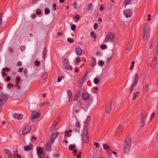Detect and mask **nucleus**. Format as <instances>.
<instances>
[{
  "label": "nucleus",
  "mask_w": 158,
  "mask_h": 158,
  "mask_svg": "<svg viewBox=\"0 0 158 158\" xmlns=\"http://www.w3.org/2000/svg\"><path fill=\"white\" fill-rule=\"evenodd\" d=\"M48 77V74L46 73H43V80H44L46 79Z\"/></svg>",
  "instance_id": "nucleus-34"
},
{
  "label": "nucleus",
  "mask_w": 158,
  "mask_h": 158,
  "mask_svg": "<svg viewBox=\"0 0 158 158\" xmlns=\"http://www.w3.org/2000/svg\"><path fill=\"white\" fill-rule=\"evenodd\" d=\"M55 127L54 126V125H52V127H51L50 128V131H54L55 129Z\"/></svg>",
  "instance_id": "nucleus-56"
},
{
  "label": "nucleus",
  "mask_w": 158,
  "mask_h": 158,
  "mask_svg": "<svg viewBox=\"0 0 158 158\" xmlns=\"http://www.w3.org/2000/svg\"><path fill=\"white\" fill-rule=\"evenodd\" d=\"M98 27V25L97 23H95L94 25V29L96 30Z\"/></svg>",
  "instance_id": "nucleus-57"
},
{
  "label": "nucleus",
  "mask_w": 158,
  "mask_h": 158,
  "mask_svg": "<svg viewBox=\"0 0 158 158\" xmlns=\"http://www.w3.org/2000/svg\"><path fill=\"white\" fill-rule=\"evenodd\" d=\"M34 63L35 65H36L37 66H39L40 63V62L38 61L37 60H35L34 62Z\"/></svg>",
  "instance_id": "nucleus-48"
},
{
  "label": "nucleus",
  "mask_w": 158,
  "mask_h": 158,
  "mask_svg": "<svg viewBox=\"0 0 158 158\" xmlns=\"http://www.w3.org/2000/svg\"><path fill=\"white\" fill-rule=\"evenodd\" d=\"M92 6V4L90 3L87 6V9L88 10H91Z\"/></svg>",
  "instance_id": "nucleus-47"
},
{
  "label": "nucleus",
  "mask_w": 158,
  "mask_h": 158,
  "mask_svg": "<svg viewBox=\"0 0 158 158\" xmlns=\"http://www.w3.org/2000/svg\"><path fill=\"white\" fill-rule=\"evenodd\" d=\"M123 13L125 17L127 18L131 17L132 15V12L129 9H127L123 11Z\"/></svg>",
  "instance_id": "nucleus-9"
},
{
  "label": "nucleus",
  "mask_w": 158,
  "mask_h": 158,
  "mask_svg": "<svg viewBox=\"0 0 158 158\" xmlns=\"http://www.w3.org/2000/svg\"><path fill=\"white\" fill-rule=\"evenodd\" d=\"M8 98V96L3 92H2L0 95V113L2 110L3 105L5 103Z\"/></svg>",
  "instance_id": "nucleus-2"
},
{
  "label": "nucleus",
  "mask_w": 158,
  "mask_h": 158,
  "mask_svg": "<svg viewBox=\"0 0 158 158\" xmlns=\"http://www.w3.org/2000/svg\"><path fill=\"white\" fill-rule=\"evenodd\" d=\"M67 92L69 94L68 98L69 102H71V98L73 97L72 93V91L70 89H68L67 90Z\"/></svg>",
  "instance_id": "nucleus-18"
},
{
  "label": "nucleus",
  "mask_w": 158,
  "mask_h": 158,
  "mask_svg": "<svg viewBox=\"0 0 158 158\" xmlns=\"http://www.w3.org/2000/svg\"><path fill=\"white\" fill-rule=\"evenodd\" d=\"M145 92L148 93L149 91V85L148 83H146L145 85Z\"/></svg>",
  "instance_id": "nucleus-27"
},
{
  "label": "nucleus",
  "mask_w": 158,
  "mask_h": 158,
  "mask_svg": "<svg viewBox=\"0 0 158 158\" xmlns=\"http://www.w3.org/2000/svg\"><path fill=\"white\" fill-rule=\"evenodd\" d=\"M139 92L138 91H136L135 93H134L133 94L132 100L134 101H135L136 98L139 96Z\"/></svg>",
  "instance_id": "nucleus-21"
},
{
  "label": "nucleus",
  "mask_w": 158,
  "mask_h": 158,
  "mask_svg": "<svg viewBox=\"0 0 158 158\" xmlns=\"http://www.w3.org/2000/svg\"><path fill=\"white\" fill-rule=\"evenodd\" d=\"M111 109L112 108L111 105L107 106L106 108V113L107 114H110L111 112Z\"/></svg>",
  "instance_id": "nucleus-22"
},
{
  "label": "nucleus",
  "mask_w": 158,
  "mask_h": 158,
  "mask_svg": "<svg viewBox=\"0 0 158 158\" xmlns=\"http://www.w3.org/2000/svg\"><path fill=\"white\" fill-rule=\"evenodd\" d=\"M35 111H32L31 113V114L32 115V116L31 117V118L32 119H34L36 118L37 117H39L40 115V113L37 112L35 113V114H34V113H35Z\"/></svg>",
  "instance_id": "nucleus-15"
},
{
  "label": "nucleus",
  "mask_w": 158,
  "mask_h": 158,
  "mask_svg": "<svg viewBox=\"0 0 158 158\" xmlns=\"http://www.w3.org/2000/svg\"><path fill=\"white\" fill-rule=\"evenodd\" d=\"M45 148L46 150L48 151H51V143L50 142H48L47 143L46 145Z\"/></svg>",
  "instance_id": "nucleus-23"
},
{
  "label": "nucleus",
  "mask_w": 158,
  "mask_h": 158,
  "mask_svg": "<svg viewBox=\"0 0 158 158\" xmlns=\"http://www.w3.org/2000/svg\"><path fill=\"white\" fill-rule=\"evenodd\" d=\"M2 76L3 77H5V76L7 75L8 74L6 73L4 71H2Z\"/></svg>",
  "instance_id": "nucleus-54"
},
{
  "label": "nucleus",
  "mask_w": 158,
  "mask_h": 158,
  "mask_svg": "<svg viewBox=\"0 0 158 158\" xmlns=\"http://www.w3.org/2000/svg\"><path fill=\"white\" fill-rule=\"evenodd\" d=\"M20 49L21 51H24L25 49V47L24 45H22L20 47Z\"/></svg>",
  "instance_id": "nucleus-53"
},
{
  "label": "nucleus",
  "mask_w": 158,
  "mask_h": 158,
  "mask_svg": "<svg viewBox=\"0 0 158 158\" xmlns=\"http://www.w3.org/2000/svg\"><path fill=\"white\" fill-rule=\"evenodd\" d=\"M91 36L93 37L94 40H95L97 38V35L94 31L90 33Z\"/></svg>",
  "instance_id": "nucleus-30"
},
{
  "label": "nucleus",
  "mask_w": 158,
  "mask_h": 158,
  "mask_svg": "<svg viewBox=\"0 0 158 158\" xmlns=\"http://www.w3.org/2000/svg\"><path fill=\"white\" fill-rule=\"evenodd\" d=\"M2 71L4 72H7V71H10V69L9 68H8V67H6V68H3L2 69Z\"/></svg>",
  "instance_id": "nucleus-40"
},
{
  "label": "nucleus",
  "mask_w": 158,
  "mask_h": 158,
  "mask_svg": "<svg viewBox=\"0 0 158 158\" xmlns=\"http://www.w3.org/2000/svg\"><path fill=\"white\" fill-rule=\"evenodd\" d=\"M31 129V126L30 125L26 126L23 129L22 133L23 135L26 134L27 132L30 131Z\"/></svg>",
  "instance_id": "nucleus-10"
},
{
  "label": "nucleus",
  "mask_w": 158,
  "mask_h": 158,
  "mask_svg": "<svg viewBox=\"0 0 158 158\" xmlns=\"http://www.w3.org/2000/svg\"><path fill=\"white\" fill-rule=\"evenodd\" d=\"M156 53L157 55H158V42L156 50Z\"/></svg>",
  "instance_id": "nucleus-64"
},
{
  "label": "nucleus",
  "mask_w": 158,
  "mask_h": 158,
  "mask_svg": "<svg viewBox=\"0 0 158 158\" xmlns=\"http://www.w3.org/2000/svg\"><path fill=\"white\" fill-rule=\"evenodd\" d=\"M123 130V127L121 125H119L115 133V135H118L119 133L121 132Z\"/></svg>",
  "instance_id": "nucleus-11"
},
{
  "label": "nucleus",
  "mask_w": 158,
  "mask_h": 158,
  "mask_svg": "<svg viewBox=\"0 0 158 158\" xmlns=\"http://www.w3.org/2000/svg\"><path fill=\"white\" fill-rule=\"evenodd\" d=\"M37 152L38 155H41L43 153V150L41 147H39L37 150Z\"/></svg>",
  "instance_id": "nucleus-26"
},
{
  "label": "nucleus",
  "mask_w": 158,
  "mask_h": 158,
  "mask_svg": "<svg viewBox=\"0 0 158 158\" xmlns=\"http://www.w3.org/2000/svg\"><path fill=\"white\" fill-rule=\"evenodd\" d=\"M100 48L102 49H105L107 48V46L105 44H103L101 45Z\"/></svg>",
  "instance_id": "nucleus-44"
},
{
  "label": "nucleus",
  "mask_w": 158,
  "mask_h": 158,
  "mask_svg": "<svg viewBox=\"0 0 158 158\" xmlns=\"http://www.w3.org/2000/svg\"><path fill=\"white\" fill-rule=\"evenodd\" d=\"M65 69H67L72 70V67L69 65L66 64L65 66Z\"/></svg>",
  "instance_id": "nucleus-32"
},
{
  "label": "nucleus",
  "mask_w": 158,
  "mask_h": 158,
  "mask_svg": "<svg viewBox=\"0 0 158 158\" xmlns=\"http://www.w3.org/2000/svg\"><path fill=\"white\" fill-rule=\"evenodd\" d=\"M75 52L78 56H81L82 53V51L80 48H78L75 49Z\"/></svg>",
  "instance_id": "nucleus-19"
},
{
  "label": "nucleus",
  "mask_w": 158,
  "mask_h": 158,
  "mask_svg": "<svg viewBox=\"0 0 158 158\" xmlns=\"http://www.w3.org/2000/svg\"><path fill=\"white\" fill-rule=\"evenodd\" d=\"M13 117L14 118L20 120L22 119L23 115L21 114H18L16 113H15L13 114Z\"/></svg>",
  "instance_id": "nucleus-14"
},
{
  "label": "nucleus",
  "mask_w": 158,
  "mask_h": 158,
  "mask_svg": "<svg viewBox=\"0 0 158 158\" xmlns=\"http://www.w3.org/2000/svg\"><path fill=\"white\" fill-rule=\"evenodd\" d=\"M94 145L95 146L96 148H98L99 146V143L97 142L94 143Z\"/></svg>",
  "instance_id": "nucleus-60"
},
{
  "label": "nucleus",
  "mask_w": 158,
  "mask_h": 158,
  "mask_svg": "<svg viewBox=\"0 0 158 158\" xmlns=\"http://www.w3.org/2000/svg\"><path fill=\"white\" fill-rule=\"evenodd\" d=\"M64 78V77L63 76H59L58 78L57 81L58 82H60L62 79Z\"/></svg>",
  "instance_id": "nucleus-38"
},
{
  "label": "nucleus",
  "mask_w": 158,
  "mask_h": 158,
  "mask_svg": "<svg viewBox=\"0 0 158 158\" xmlns=\"http://www.w3.org/2000/svg\"><path fill=\"white\" fill-rule=\"evenodd\" d=\"M84 81V79H80L78 81V84L79 85H81L83 82Z\"/></svg>",
  "instance_id": "nucleus-37"
},
{
  "label": "nucleus",
  "mask_w": 158,
  "mask_h": 158,
  "mask_svg": "<svg viewBox=\"0 0 158 158\" xmlns=\"http://www.w3.org/2000/svg\"><path fill=\"white\" fill-rule=\"evenodd\" d=\"M75 147L74 145H71L69 147V149L70 150H72L75 148Z\"/></svg>",
  "instance_id": "nucleus-55"
},
{
  "label": "nucleus",
  "mask_w": 158,
  "mask_h": 158,
  "mask_svg": "<svg viewBox=\"0 0 158 158\" xmlns=\"http://www.w3.org/2000/svg\"><path fill=\"white\" fill-rule=\"evenodd\" d=\"M46 54H47V50L46 49V48H44L43 50V58L44 59H45L46 56Z\"/></svg>",
  "instance_id": "nucleus-28"
},
{
  "label": "nucleus",
  "mask_w": 158,
  "mask_h": 158,
  "mask_svg": "<svg viewBox=\"0 0 158 158\" xmlns=\"http://www.w3.org/2000/svg\"><path fill=\"white\" fill-rule=\"evenodd\" d=\"M88 133V132H86V134L85 132H83L81 135V136L85 143H88L89 141V137Z\"/></svg>",
  "instance_id": "nucleus-8"
},
{
  "label": "nucleus",
  "mask_w": 158,
  "mask_h": 158,
  "mask_svg": "<svg viewBox=\"0 0 158 158\" xmlns=\"http://www.w3.org/2000/svg\"><path fill=\"white\" fill-rule=\"evenodd\" d=\"M77 2H75L73 5V8L74 9H77Z\"/></svg>",
  "instance_id": "nucleus-50"
},
{
  "label": "nucleus",
  "mask_w": 158,
  "mask_h": 158,
  "mask_svg": "<svg viewBox=\"0 0 158 158\" xmlns=\"http://www.w3.org/2000/svg\"><path fill=\"white\" fill-rule=\"evenodd\" d=\"M67 41L69 43H73L74 42V40L70 38H68L67 39Z\"/></svg>",
  "instance_id": "nucleus-39"
},
{
  "label": "nucleus",
  "mask_w": 158,
  "mask_h": 158,
  "mask_svg": "<svg viewBox=\"0 0 158 158\" xmlns=\"http://www.w3.org/2000/svg\"><path fill=\"white\" fill-rule=\"evenodd\" d=\"M96 59L94 58H93L92 60L91 65L93 67L94 66L96 65Z\"/></svg>",
  "instance_id": "nucleus-25"
},
{
  "label": "nucleus",
  "mask_w": 158,
  "mask_h": 158,
  "mask_svg": "<svg viewBox=\"0 0 158 158\" xmlns=\"http://www.w3.org/2000/svg\"><path fill=\"white\" fill-rule=\"evenodd\" d=\"M90 119V116H88L85 122V125L84 127L83 132H85V134H86V132H88V127Z\"/></svg>",
  "instance_id": "nucleus-7"
},
{
  "label": "nucleus",
  "mask_w": 158,
  "mask_h": 158,
  "mask_svg": "<svg viewBox=\"0 0 158 158\" xmlns=\"http://www.w3.org/2000/svg\"><path fill=\"white\" fill-rule=\"evenodd\" d=\"M157 61V57L155 56L154 57L152 62L151 66L152 68H154L155 65L156 64Z\"/></svg>",
  "instance_id": "nucleus-20"
},
{
  "label": "nucleus",
  "mask_w": 158,
  "mask_h": 158,
  "mask_svg": "<svg viewBox=\"0 0 158 158\" xmlns=\"http://www.w3.org/2000/svg\"><path fill=\"white\" fill-rule=\"evenodd\" d=\"M76 62L77 63H79L81 61V59L79 57H77L76 59Z\"/></svg>",
  "instance_id": "nucleus-43"
},
{
  "label": "nucleus",
  "mask_w": 158,
  "mask_h": 158,
  "mask_svg": "<svg viewBox=\"0 0 158 158\" xmlns=\"http://www.w3.org/2000/svg\"><path fill=\"white\" fill-rule=\"evenodd\" d=\"M5 152L8 155L7 158H14L10 152L9 150L6 149L5 151Z\"/></svg>",
  "instance_id": "nucleus-17"
},
{
  "label": "nucleus",
  "mask_w": 158,
  "mask_h": 158,
  "mask_svg": "<svg viewBox=\"0 0 158 158\" xmlns=\"http://www.w3.org/2000/svg\"><path fill=\"white\" fill-rule=\"evenodd\" d=\"M13 86L14 85L13 84H11L10 83H9L7 84V87L9 88L10 87H13Z\"/></svg>",
  "instance_id": "nucleus-58"
},
{
  "label": "nucleus",
  "mask_w": 158,
  "mask_h": 158,
  "mask_svg": "<svg viewBox=\"0 0 158 158\" xmlns=\"http://www.w3.org/2000/svg\"><path fill=\"white\" fill-rule=\"evenodd\" d=\"M139 80V75L137 73H136L135 75L133 83L131 85L129 89V93H131L133 89H134L136 85Z\"/></svg>",
  "instance_id": "nucleus-3"
},
{
  "label": "nucleus",
  "mask_w": 158,
  "mask_h": 158,
  "mask_svg": "<svg viewBox=\"0 0 158 158\" xmlns=\"http://www.w3.org/2000/svg\"><path fill=\"white\" fill-rule=\"evenodd\" d=\"M50 10L49 9L47 8H46L45 9V13L46 14H48L49 13Z\"/></svg>",
  "instance_id": "nucleus-42"
},
{
  "label": "nucleus",
  "mask_w": 158,
  "mask_h": 158,
  "mask_svg": "<svg viewBox=\"0 0 158 158\" xmlns=\"http://www.w3.org/2000/svg\"><path fill=\"white\" fill-rule=\"evenodd\" d=\"M99 79L96 78H95L94 80V83L96 84H98L99 83Z\"/></svg>",
  "instance_id": "nucleus-36"
},
{
  "label": "nucleus",
  "mask_w": 158,
  "mask_h": 158,
  "mask_svg": "<svg viewBox=\"0 0 158 158\" xmlns=\"http://www.w3.org/2000/svg\"><path fill=\"white\" fill-rule=\"evenodd\" d=\"M33 145L32 144H30L29 145L26 146L24 147V149L26 151H31L33 149Z\"/></svg>",
  "instance_id": "nucleus-13"
},
{
  "label": "nucleus",
  "mask_w": 158,
  "mask_h": 158,
  "mask_svg": "<svg viewBox=\"0 0 158 158\" xmlns=\"http://www.w3.org/2000/svg\"><path fill=\"white\" fill-rule=\"evenodd\" d=\"M130 49H131V47L129 45H127L126 46V49L128 51V52H128L129 51V50H130Z\"/></svg>",
  "instance_id": "nucleus-62"
},
{
  "label": "nucleus",
  "mask_w": 158,
  "mask_h": 158,
  "mask_svg": "<svg viewBox=\"0 0 158 158\" xmlns=\"http://www.w3.org/2000/svg\"><path fill=\"white\" fill-rule=\"evenodd\" d=\"M103 148L106 151L108 150L110 148V146L107 143H104L103 144Z\"/></svg>",
  "instance_id": "nucleus-24"
},
{
  "label": "nucleus",
  "mask_w": 158,
  "mask_h": 158,
  "mask_svg": "<svg viewBox=\"0 0 158 158\" xmlns=\"http://www.w3.org/2000/svg\"><path fill=\"white\" fill-rule=\"evenodd\" d=\"M36 14L38 15L41 14V10L39 9H37L36 11Z\"/></svg>",
  "instance_id": "nucleus-41"
},
{
  "label": "nucleus",
  "mask_w": 158,
  "mask_h": 158,
  "mask_svg": "<svg viewBox=\"0 0 158 158\" xmlns=\"http://www.w3.org/2000/svg\"><path fill=\"white\" fill-rule=\"evenodd\" d=\"M113 56V50H112V52L111 53V54L110 55V56L109 58H107V60H106V62H108L110 60H111V59L112 58Z\"/></svg>",
  "instance_id": "nucleus-31"
},
{
  "label": "nucleus",
  "mask_w": 158,
  "mask_h": 158,
  "mask_svg": "<svg viewBox=\"0 0 158 158\" xmlns=\"http://www.w3.org/2000/svg\"><path fill=\"white\" fill-rule=\"evenodd\" d=\"M75 18L77 20H79L80 18V16L78 15H75Z\"/></svg>",
  "instance_id": "nucleus-61"
},
{
  "label": "nucleus",
  "mask_w": 158,
  "mask_h": 158,
  "mask_svg": "<svg viewBox=\"0 0 158 158\" xmlns=\"http://www.w3.org/2000/svg\"><path fill=\"white\" fill-rule=\"evenodd\" d=\"M104 62L102 60H100L98 62V64L100 66H102L104 65Z\"/></svg>",
  "instance_id": "nucleus-46"
},
{
  "label": "nucleus",
  "mask_w": 158,
  "mask_h": 158,
  "mask_svg": "<svg viewBox=\"0 0 158 158\" xmlns=\"http://www.w3.org/2000/svg\"><path fill=\"white\" fill-rule=\"evenodd\" d=\"M76 28V26L75 25H73L71 26V29L72 31H74Z\"/></svg>",
  "instance_id": "nucleus-51"
},
{
  "label": "nucleus",
  "mask_w": 158,
  "mask_h": 158,
  "mask_svg": "<svg viewBox=\"0 0 158 158\" xmlns=\"http://www.w3.org/2000/svg\"><path fill=\"white\" fill-rule=\"evenodd\" d=\"M131 2V0H125L124 2V6H126L129 4Z\"/></svg>",
  "instance_id": "nucleus-35"
},
{
  "label": "nucleus",
  "mask_w": 158,
  "mask_h": 158,
  "mask_svg": "<svg viewBox=\"0 0 158 158\" xmlns=\"http://www.w3.org/2000/svg\"><path fill=\"white\" fill-rule=\"evenodd\" d=\"M58 132L53 133L52 134L50 137V140L52 143L54 142L55 139L58 136Z\"/></svg>",
  "instance_id": "nucleus-12"
},
{
  "label": "nucleus",
  "mask_w": 158,
  "mask_h": 158,
  "mask_svg": "<svg viewBox=\"0 0 158 158\" xmlns=\"http://www.w3.org/2000/svg\"><path fill=\"white\" fill-rule=\"evenodd\" d=\"M10 80H11L10 77L9 76H8L6 78V82H9L10 81Z\"/></svg>",
  "instance_id": "nucleus-59"
},
{
  "label": "nucleus",
  "mask_w": 158,
  "mask_h": 158,
  "mask_svg": "<svg viewBox=\"0 0 158 158\" xmlns=\"http://www.w3.org/2000/svg\"><path fill=\"white\" fill-rule=\"evenodd\" d=\"M49 104V103L48 102H44L41 105V106H42L45 105H48Z\"/></svg>",
  "instance_id": "nucleus-49"
},
{
  "label": "nucleus",
  "mask_w": 158,
  "mask_h": 158,
  "mask_svg": "<svg viewBox=\"0 0 158 158\" xmlns=\"http://www.w3.org/2000/svg\"><path fill=\"white\" fill-rule=\"evenodd\" d=\"M114 34L113 33H108L105 37L104 40V42L105 43H106L109 41L113 42L114 38Z\"/></svg>",
  "instance_id": "nucleus-6"
},
{
  "label": "nucleus",
  "mask_w": 158,
  "mask_h": 158,
  "mask_svg": "<svg viewBox=\"0 0 158 158\" xmlns=\"http://www.w3.org/2000/svg\"><path fill=\"white\" fill-rule=\"evenodd\" d=\"M2 15H3L2 12H1L0 14V29L1 28V26L2 24Z\"/></svg>",
  "instance_id": "nucleus-33"
},
{
  "label": "nucleus",
  "mask_w": 158,
  "mask_h": 158,
  "mask_svg": "<svg viewBox=\"0 0 158 158\" xmlns=\"http://www.w3.org/2000/svg\"><path fill=\"white\" fill-rule=\"evenodd\" d=\"M21 80V78L19 76H17L15 79V81L16 82H19Z\"/></svg>",
  "instance_id": "nucleus-52"
},
{
  "label": "nucleus",
  "mask_w": 158,
  "mask_h": 158,
  "mask_svg": "<svg viewBox=\"0 0 158 158\" xmlns=\"http://www.w3.org/2000/svg\"><path fill=\"white\" fill-rule=\"evenodd\" d=\"M149 28L147 25H146L143 28V40L144 41L146 40L148 36Z\"/></svg>",
  "instance_id": "nucleus-4"
},
{
  "label": "nucleus",
  "mask_w": 158,
  "mask_h": 158,
  "mask_svg": "<svg viewBox=\"0 0 158 158\" xmlns=\"http://www.w3.org/2000/svg\"><path fill=\"white\" fill-rule=\"evenodd\" d=\"M131 65L130 67V69L131 70H132L133 68V67H134L135 62L134 61H133L131 62Z\"/></svg>",
  "instance_id": "nucleus-45"
},
{
  "label": "nucleus",
  "mask_w": 158,
  "mask_h": 158,
  "mask_svg": "<svg viewBox=\"0 0 158 158\" xmlns=\"http://www.w3.org/2000/svg\"><path fill=\"white\" fill-rule=\"evenodd\" d=\"M76 127L78 128H79L80 127V125L79 122H77L76 123Z\"/></svg>",
  "instance_id": "nucleus-63"
},
{
  "label": "nucleus",
  "mask_w": 158,
  "mask_h": 158,
  "mask_svg": "<svg viewBox=\"0 0 158 158\" xmlns=\"http://www.w3.org/2000/svg\"><path fill=\"white\" fill-rule=\"evenodd\" d=\"M147 117V115L145 113H143L141 115L140 122L141 127H143L145 126Z\"/></svg>",
  "instance_id": "nucleus-5"
},
{
  "label": "nucleus",
  "mask_w": 158,
  "mask_h": 158,
  "mask_svg": "<svg viewBox=\"0 0 158 158\" xmlns=\"http://www.w3.org/2000/svg\"><path fill=\"white\" fill-rule=\"evenodd\" d=\"M80 94V92L79 90H77V93L76 94L75 96L74 97V100L75 101H76L78 99V97Z\"/></svg>",
  "instance_id": "nucleus-29"
},
{
  "label": "nucleus",
  "mask_w": 158,
  "mask_h": 158,
  "mask_svg": "<svg viewBox=\"0 0 158 158\" xmlns=\"http://www.w3.org/2000/svg\"><path fill=\"white\" fill-rule=\"evenodd\" d=\"M82 97L83 99L85 100H88L90 98L89 95L87 93H84L83 94Z\"/></svg>",
  "instance_id": "nucleus-16"
},
{
  "label": "nucleus",
  "mask_w": 158,
  "mask_h": 158,
  "mask_svg": "<svg viewBox=\"0 0 158 158\" xmlns=\"http://www.w3.org/2000/svg\"><path fill=\"white\" fill-rule=\"evenodd\" d=\"M132 138L130 135L126 136L124 141V143L123 147L124 153L125 155L128 154L131 149V145Z\"/></svg>",
  "instance_id": "nucleus-1"
}]
</instances>
